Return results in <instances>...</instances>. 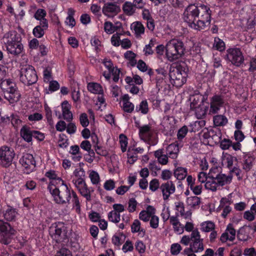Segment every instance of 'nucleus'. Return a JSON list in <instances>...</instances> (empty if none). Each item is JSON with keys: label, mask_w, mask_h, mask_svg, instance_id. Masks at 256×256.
Wrapping results in <instances>:
<instances>
[{"label": "nucleus", "mask_w": 256, "mask_h": 256, "mask_svg": "<svg viewBox=\"0 0 256 256\" xmlns=\"http://www.w3.org/2000/svg\"><path fill=\"white\" fill-rule=\"evenodd\" d=\"M183 19L191 28L200 30L210 24L211 10L204 4H191L186 8Z\"/></svg>", "instance_id": "f257e3e1"}, {"label": "nucleus", "mask_w": 256, "mask_h": 256, "mask_svg": "<svg viewBox=\"0 0 256 256\" xmlns=\"http://www.w3.org/2000/svg\"><path fill=\"white\" fill-rule=\"evenodd\" d=\"M184 44L182 41L172 39L166 45V56L170 62H174L184 54Z\"/></svg>", "instance_id": "f03ea898"}, {"label": "nucleus", "mask_w": 256, "mask_h": 256, "mask_svg": "<svg viewBox=\"0 0 256 256\" xmlns=\"http://www.w3.org/2000/svg\"><path fill=\"white\" fill-rule=\"evenodd\" d=\"M6 99L10 103L12 104L18 102L20 94L14 82L10 79L2 80L0 84Z\"/></svg>", "instance_id": "7ed1b4c3"}, {"label": "nucleus", "mask_w": 256, "mask_h": 256, "mask_svg": "<svg viewBox=\"0 0 256 256\" xmlns=\"http://www.w3.org/2000/svg\"><path fill=\"white\" fill-rule=\"evenodd\" d=\"M61 190L55 185L48 184V190L53 197L54 201L58 204L70 203V190L66 184H63Z\"/></svg>", "instance_id": "20e7f679"}, {"label": "nucleus", "mask_w": 256, "mask_h": 256, "mask_svg": "<svg viewBox=\"0 0 256 256\" xmlns=\"http://www.w3.org/2000/svg\"><path fill=\"white\" fill-rule=\"evenodd\" d=\"M204 98L200 94H195L190 98V108L194 112L196 116L201 118L208 110V104L204 102Z\"/></svg>", "instance_id": "39448f33"}, {"label": "nucleus", "mask_w": 256, "mask_h": 256, "mask_svg": "<svg viewBox=\"0 0 256 256\" xmlns=\"http://www.w3.org/2000/svg\"><path fill=\"white\" fill-rule=\"evenodd\" d=\"M170 83L174 86L180 87L186 81L188 68L181 64L170 69L169 73Z\"/></svg>", "instance_id": "423d86ee"}, {"label": "nucleus", "mask_w": 256, "mask_h": 256, "mask_svg": "<svg viewBox=\"0 0 256 256\" xmlns=\"http://www.w3.org/2000/svg\"><path fill=\"white\" fill-rule=\"evenodd\" d=\"M20 80L27 85L36 83L38 80V76L34 68L30 65L23 66L20 72Z\"/></svg>", "instance_id": "0eeeda50"}, {"label": "nucleus", "mask_w": 256, "mask_h": 256, "mask_svg": "<svg viewBox=\"0 0 256 256\" xmlns=\"http://www.w3.org/2000/svg\"><path fill=\"white\" fill-rule=\"evenodd\" d=\"M156 128L152 124H144L138 127L139 136L141 140L154 144L153 140L155 138Z\"/></svg>", "instance_id": "6e6552de"}, {"label": "nucleus", "mask_w": 256, "mask_h": 256, "mask_svg": "<svg viewBox=\"0 0 256 256\" xmlns=\"http://www.w3.org/2000/svg\"><path fill=\"white\" fill-rule=\"evenodd\" d=\"M49 232L54 240L57 242H60L66 236V228L63 222H56L50 228Z\"/></svg>", "instance_id": "1a4fd4ad"}, {"label": "nucleus", "mask_w": 256, "mask_h": 256, "mask_svg": "<svg viewBox=\"0 0 256 256\" xmlns=\"http://www.w3.org/2000/svg\"><path fill=\"white\" fill-rule=\"evenodd\" d=\"M16 230L9 224L0 220V242L4 244H10Z\"/></svg>", "instance_id": "9d476101"}, {"label": "nucleus", "mask_w": 256, "mask_h": 256, "mask_svg": "<svg viewBox=\"0 0 256 256\" xmlns=\"http://www.w3.org/2000/svg\"><path fill=\"white\" fill-rule=\"evenodd\" d=\"M103 64L108 71H104L103 72V76L105 79L110 82L111 76H112V80L114 82H118L120 78V70L116 67H114L112 62L108 59H104L103 61Z\"/></svg>", "instance_id": "9b49d317"}, {"label": "nucleus", "mask_w": 256, "mask_h": 256, "mask_svg": "<svg viewBox=\"0 0 256 256\" xmlns=\"http://www.w3.org/2000/svg\"><path fill=\"white\" fill-rule=\"evenodd\" d=\"M14 156L15 152L12 148L6 146L0 147V163L3 166H9Z\"/></svg>", "instance_id": "f8f14e48"}, {"label": "nucleus", "mask_w": 256, "mask_h": 256, "mask_svg": "<svg viewBox=\"0 0 256 256\" xmlns=\"http://www.w3.org/2000/svg\"><path fill=\"white\" fill-rule=\"evenodd\" d=\"M19 162L24 172L29 174L34 170L36 168V161L32 154H24L20 158Z\"/></svg>", "instance_id": "ddd939ff"}, {"label": "nucleus", "mask_w": 256, "mask_h": 256, "mask_svg": "<svg viewBox=\"0 0 256 256\" xmlns=\"http://www.w3.org/2000/svg\"><path fill=\"white\" fill-rule=\"evenodd\" d=\"M226 52L227 59L232 64L240 66L244 62V56L239 48H230Z\"/></svg>", "instance_id": "4468645a"}, {"label": "nucleus", "mask_w": 256, "mask_h": 256, "mask_svg": "<svg viewBox=\"0 0 256 256\" xmlns=\"http://www.w3.org/2000/svg\"><path fill=\"white\" fill-rule=\"evenodd\" d=\"M72 182L82 196L84 197L87 200H91L90 191L84 178H73Z\"/></svg>", "instance_id": "2eb2a0df"}, {"label": "nucleus", "mask_w": 256, "mask_h": 256, "mask_svg": "<svg viewBox=\"0 0 256 256\" xmlns=\"http://www.w3.org/2000/svg\"><path fill=\"white\" fill-rule=\"evenodd\" d=\"M224 100L223 98L218 95L212 96L210 100V108L208 112L210 114L218 113L221 108L224 106Z\"/></svg>", "instance_id": "dca6fc26"}, {"label": "nucleus", "mask_w": 256, "mask_h": 256, "mask_svg": "<svg viewBox=\"0 0 256 256\" xmlns=\"http://www.w3.org/2000/svg\"><path fill=\"white\" fill-rule=\"evenodd\" d=\"M102 11L104 15L112 18L120 12V8L115 2H108L103 6Z\"/></svg>", "instance_id": "f3484780"}, {"label": "nucleus", "mask_w": 256, "mask_h": 256, "mask_svg": "<svg viewBox=\"0 0 256 256\" xmlns=\"http://www.w3.org/2000/svg\"><path fill=\"white\" fill-rule=\"evenodd\" d=\"M160 189L162 193L163 200H167L169 199L170 196L174 193L176 186L172 181L169 180L162 183L160 186Z\"/></svg>", "instance_id": "a211bd4d"}, {"label": "nucleus", "mask_w": 256, "mask_h": 256, "mask_svg": "<svg viewBox=\"0 0 256 256\" xmlns=\"http://www.w3.org/2000/svg\"><path fill=\"white\" fill-rule=\"evenodd\" d=\"M20 36L15 31H11L6 34L3 38L4 42L8 46L10 45L20 42Z\"/></svg>", "instance_id": "6ab92c4d"}, {"label": "nucleus", "mask_w": 256, "mask_h": 256, "mask_svg": "<svg viewBox=\"0 0 256 256\" xmlns=\"http://www.w3.org/2000/svg\"><path fill=\"white\" fill-rule=\"evenodd\" d=\"M254 161V158L250 154H244L240 162L242 170L246 172L250 171L252 168Z\"/></svg>", "instance_id": "aec40b11"}, {"label": "nucleus", "mask_w": 256, "mask_h": 256, "mask_svg": "<svg viewBox=\"0 0 256 256\" xmlns=\"http://www.w3.org/2000/svg\"><path fill=\"white\" fill-rule=\"evenodd\" d=\"M156 208L152 206H147L146 210H142L138 215V218L144 222H148L154 214H156Z\"/></svg>", "instance_id": "412c9836"}, {"label": "nucleus", "mask_w": 256, "mask_h": 256, "mask_svg": "<svg viewBox=\"0 0 256 256\" xmlns=\"http://www.w3.org/2000/svg\"><path fill=\"white\" fill-rule=\"evenodd\" d=\"M62 112L63 118L67 122H70L73 118V115L70 110L71 105L67 100L61 104Z\"/></svg>", "instance_id": "4be33fe9"}, {"label": "nucleus", "mask_w": 256, "mask_h": 256, "mask_svg": "<svg viewBox=\"0 0 256 256\" xmlns=\"http://www.w3.org/2000/svg\"><path fill=\"white\" fill-rule=\"evenodd\" d=\"M220 160L223 166L231 170L232 168L234 162L236 160V158L227 152H223Z\"/></svg>", "instance_id": "5701e85b"}, {"label": "nucleus", "mask_w": 256, "mask_h": 256, "mask_svg": "<svg viewBox=\"0 0 256 256\" xmlns=\"http://www.w3.org/2000/svg\"><path fill=\"white\" fill-rule=\"evenodd\" d=\"M48 20H44L42 22H40V25L34 28L32 30V34L38 38L42 37L44 34V31L48 28Z\"/></svg>", "instance_id": "b1692460"}, {"label": "nucleus", "mask_w": 256, "mask_h": 256, "mask_svg": "<svg viewBox=\"0 0 256 256\" xmlns=\"http://www.w3.org/2000/svg\"><path fill=\"white\" fill-rule=\"evenodd\" d=\"M120 28V23L116 22L114 24L108 20H106L103 24L104 32L109 35L114 34Z\"/></svg>", "instance_id": "393cba45"}, {"label": "nucleus", "mask_w": 256, "mask_h": 256, "mask_svg": "<svg viewBox=\"0 0 256 256\" xmlns=\"http://www.w3.org/2000/svg\"><path fill=\"white\" fill-rule=\"evenodd\" d=\"M235 236L236 230L232 226L228 225L225 232L222 234L220 240L223 242L227 240L232 241L235 238Z\"/></svg>", "instance_id": "a878e982"}, {"label": "nucleus", "mask_w": 256, "mask_h": 256, "mask_svg": "<svg viewBox=\"0 0 256 256\" xmlns=\"http://www.w3.org/2000/svg\"><path fill=\"white\" fill-rule=\"evenodd\" d=\"M130 29L137 38H140L144 33L145 28L140 22H134L130 25Z\"/></svg>", "instance_id": "bb28decb"}, {"label": "nucleus", "mask_w": 256, "mask_h": 256, "mask_svg": "<svg viewBox=\"0 0 256 256\" xmlns=\"http://www.w3.org/2000/svg\"><path fill=\"white\" fill-rule=\"evenodd\" d=\"M176 122L172 116H166L164 117L162 122V125L165 130L170 132L174 127Z\"/></svg>", "instance_id": "cd10ccee"}, {"label": "nucleus", "mask_w": 256, "mask_h": 256, "mask_svg": "<svg viewBox=\"0 0 256 256\" xmlns=\"http://www.w3.org/2000/svg\"><path fill=\"white\" fill-rule=\"evenodd\" d=\"M45 175L50 180L49 184H52L56 185V184H64V181L54 170H50L47 172Z\"/></svg>", "instance_id": "c85d7f7f"}, {"label": "nucleus", "mask_w": 256, "mask_h": 256, "mask_svg": "<svg viewBox=\"0 0 256 256\" xmlns=\"http://www.w3.org/2000/svg\"><path fill=\"white\" fill-rule=\"evenodd\" d=\"M170 224L172 226L174 232L177 234H180L184 232V226L180 222L178 219L175 216L170 218Z\"/></svg>", "instance_id": "c756f323"}, {"label": "nucleus", "mask_w": 256, "mask_h": 256, "mask_svg": "<svg viewBox=\"0 0 256 256\" xmlns=\"http://www.w3.org/2000/svg\"><path fill=\"white\" fill-rule=\"evenodd\" d=\"M130 97L128 94H124L122 98V109L127 112H132L134 108V104L130 100Z\"/></svg>", "instance_id": "7c9ffc66"}, {"label": "nucleus", "mask_w": 256, "mask_h": 256, "mask_svg": "<svg viewBox=\"0 0 256 256\" xmlns=\"http://www.w3.org/2000/svg\"><path fill=\"white\" fill-rule=\"evenodd\" d=\"M175 208L178 214H179L185 219H190L191 217V213L189 212H185L183 202L178 201L174 203Z\"/></svg>", "instance_id": "2f4dec72"}, {"label": "nucleus", "mask_w": 256, "mask_h": 256, "mask_svg": "<svg viewBox=\"0 0 256 256\" xmlns=\"http://www.w3.org/2000/svg\"><path fill=\"white\" fill-rule=\"evenodd\" d=\"M204 240L192 242L190 244V250L192 252H201L204 250Z\"/></svg>", "instance_id": "473e14b6"}, {"label": "nucleus", "mask_w": 256, "mask_h": 256, "mask_svg": "<svg viewBox=\"0 0 256 256\" xmlns=\"http://www.w3.org/2000/svg\"><path fill=\"white\" fill-rule=\"evenodd\" d=\"M178 151V144L174 143L167 147L166 154L170 158L174 159L177 158Z\"/></svg>", "instance_id": "72a5a7b5"}, {"label": "nucleus", "mask_w": 256, "mask_h": 256, "mask_svg": "<svg viewBox=\"0 0 256 256\" xmlns=\"http://www.w3.org/2000/svg\"><path fill=\"white\" fill-rule=\"evenodd\" d=\"M215 179L218 186H223L230 182L232 180V176L230 175L226 176L224 174H216Z\"/></svg>", "instance_id": "f704fd0d"}, {"label": "nucleus", "mask_w": 256, "mask_h": 256, "mask_svg": "<svg viewBox=\"0 0 256 256\" xmlns=\"http://www.w3.org/2000/svg\"><path fill=\"white\" fill-rule=\"evenodd\" d=\"M88 89L92 93L103 94L104 90L102 86L96 82H90L88 84Z\"/></svg>", "instance_id": "c9c22d12"}, {"label": "nucleus", "mask_w": 256, "mask_h": 256, "mask_svg": "<svg viewBox=\"0 0 256 256\" xmlns=\"http://www.w3.org/2000/svg\"><path fill=\"white\" fill-rule=\"evenodd\" d=\"M23 46L20 42L10 45L6 46L7 50L11 54L18 55L22 53L23 50Z\"/></svg>", "instance_id": "e433bc0d"}, {"label": "nucleus", "mask_w": 256, "mask_h": 256, "mask_svg": "<svg viewBox=\"0 0 256 256\" xmlns=\"http://www.w3.org/2000/svg\"><path fill=\"white\" fill-rule=\"evenodd\" d=\"M186 203L190 208L197 209L200 208L201 200L200 198L196 196H192L187 198Z\"/></svg>", "instance_id": "4c0bfd02"}, {"label": "nucleus", "mask_w": 256, "mask_h": 256, "mask_svg": "<svg viewBox=\"0 0 256 256\" xmlns=\"http://www.w3.org/2000/svg\"><path fill=\"white\" fill-rule=\"evenodd\" d=\"M124 12L128 16H132L136 12V8L133 4L130 2H126L122 5Z\"/></svg>", "instance_id": "58836bf2"}, {"label": "nucleus", "mask_w": 256, "mask_h": 256, "mask_svg": "<svg viewBox=\"0 0 256 256\" xmlns=\"http://www.w3.org/2000/svg\"><path fill=\"white\" fill-rule=\"evenodd\" d=\"M20 136L27 142H30L33 137V131L27 126H23L20 130Z\"/></svg>", "instance_id": "ea45409f"}, {"label": "nucleus", "mask_w": 256, "mask_h": 256, "mask_svg": "<svg viewBox=\"0 0 256 256\" xmlns=\"http://www.w3.org/2000/svg\"><path fill=\"white\" fill-rule=\"evenodd\" d=\"M88 178L93 185H98L100 182V176L98 173L93 170H90L88 171Z\"/></svg>", "instance_id": "a19ab883"}, {"label": "nucleus", "mask_w": 256, "mask_h": 256, "mask_svg": "<svg viewBox=\"0 0 256 256\" xmlns=\"http://www.w3.org/2000/svg\"><path fill=\"white\" fill-rule=\"evenodd\" d=\"M136 112H140L142 114H146L149 112V107L146 100H142L140 104L136 107Z\"/></svg>", "instance_id": "79ce46f5"}, {"label": "nucleus", "mask_w": 256, "mask_h": 256, "mask_svg": "<svg viewBox=\"0 0 256 256\" xmlns=\"http://www.w3.org/2000/svg\"><path fill=\"white\" fill-rule=\"evenodd\" d=\"M213 122L214 124L216 126H224L227 124L228 120L224 115L218 114L214 116Z\"/></svg>", "instance_id": "37998d69"}, {"label": "nucleus", "mask_w": 256, "mask_h": 256, "mask_svg": "<svg viewBox=\"0 0 256 256\" xmlns=\"http://www.w3.org/2000/svg\"><path fill=\"white\" fill-rule=\"evenodd\" d=\"M72 198V202L73 207L76 209L77 212H80V206L79 199L76 194L72 190H70V198Z\"/></svg>", "instance_id": "c03bdc74"}, {"label": "nucleus", "mask_w": 256, "mask_h": 256, "mask_svg": "<svg viewBox=\"0 0 256 256\" xmlns=\"http://www.w3.org/2000/svg\"><path fill=\"white\" fill-rule=\"evenodd\" d=\"M131 230L132 233L139 232V234L142 236L145 234V230L141 228V223L137 219L134 220L131 226Z\"/></svg>", "instance_id": "a18cd8bd"}, {"label": "nucleus", "mask_w": 256, "mask_h": 256, "mask_svg": "<svg viewBox=\"0 0 256 256\" xmlns=\"http://www.w3.org/2000/svg\"><path fill=\"white\" fill-rule=\"evenodd\" d=\"M209 134L211 135V143H219L222 140V133L219 130H210Z\"/></svg>", "instance_id": "49530a36"}, {"label": "nucleus", "mask_w": 256, "mask_h": 256, "mask_svg": "<svg viewBox=\"0 0 256 256\" xmlns=\"http://www.w3.org/2000/svg\"><path fill=\"white\" fill-rule=\"evenodd\" d=\"M187 175V169L182 167H178L174 170V176L179 180H184Z\"/></svg>", "instance_id": "de8ad7c7"}, {"label": "nucleus", "mask_w": 256, "mask_h": 256, "mask_svg": "<svg viewBox=\"0 0 256 256\" xmlns=\"http://www.w3.org/2000/svg\"><path fill=\"white\" fill-rule=\"evenodd\" d=\"M204 186L206 190L216 191L218 186L215 178L209 177V178L206 182Z\"/></svg>", "instance_id": "09e8293b"}, {"label": "nucleus", "mask_w": 256, "mask_h": 256, "mask_svg": "<svg viewBox=\"0 0 256 256\" xmlns=\"http://www.w3.org/2000/svg\"><path fill=\"white\" fill-rule=\"evenodd\" d=\"M250 230V226H244L241 228L238 234V236L240 239L245 240L248 238V234Z\"/></svg>", "instance_id": "8fccbe9b"}, {"label": "nucleus", "mask_w": 256, "mask_h": 256, "mask_svg": "<svg viewBox=\"0 0 256 256\" xmlns=\"http://www.w3.org/2000/svg\"><path fill=\"white\" fill-rule=\"evenodd\" d=\"M214 224L212 221L204 222L200 224V230L204 232H210L214 230Z\"/></svg>", "instance_id": "3c124183"}, {"label": "nucleus", "mask_w": 256, "mask_h": 256, "mask_svg": "<svg viewBox=\"0 0 256 256\" xmlns=\"http://www.w3.org/2000/svg\"><path fill=\"white\" fill-rule=\"evenodd\" d=\"M17 213L12 208H8L4 214V218L8 220H12L16 216Z\"/></svg>", "instance_id": "603ef678"}, {"label": "nucleus", "mask_w": 256, "mask_h": 256, "mask_svg": "<svg viewBox=\"0 0 256 256\" xmlns=\"http://www.w3.org/2000/svg\"><path fill=\"white\" fill-rule=\"evenodd\" d=\"M58 146L61 148H67L69 145L68 137L64 134H60L58 136Z\"/></svg>", "instance_id": "864d4df0"}, {"label": "nucleus", "mask_w": 256, "mask_h": 256, "mask_svg": "<svg viewBox=\"0 0 256 256\" xmlns=\"http://www.w3.org/2000/svg\"><path fill=\"white\" fill-rule=\"evenodd\" d=\"M213 48L220 52L223 51L226 48L225 44L223 40L218 38H215L213 44Z\"/></svg>", "instance_id": "5fc2aeb1"}, {"label": "nucleus", "mask_w": 256, "mask_h": 256, "mask_svg": "<svg viewBox=\"0 0 256 256\" xmlns=\"http://www.w3.org/2000/svg\"><path fill=\"white\" fill-rule=\"evenodd\" d=\"M108 219L114 223H118L120 220V215L116 211L112 210L108 214Z\"/></svg>", "instance_id": "6e6d98bb"}, {"label": "nucleus", "mask_w": 256, "mask_h": 256, "mask_svg": "<svg viewBox=\"0 0 256 256\" xmlns=\"http://www.w3.org/2000/svg\"><path fill=\"white\" fill-rule=\"evenodd\" d=\"M46 14V12L44 10L39 8L36 11L34 17L36 20H40V22H42L44 20H47L45 18Z\"/></svg>", "instance_id": "4d7b16f0"}, {"label": "nucleus", "mask_w": 256, "mask_h": 256, "mask_svg": "<svg viewBox=\"0 0 256 256\" xmlns=\"http://www.w3.org/2000/svg\"><path fill=\"white\" fill-rule=\"evenodd\" d=\"M204 124L205 122L204 120H197L191 123L190 126L191 127L192 131L195 132L198 131Z\"/></svg>", "instance_id": "13d9d810"}, {"label": "nucleus", "mask_w": 256, "mask_h": 256, "mask_svg": "<svg viewBox=\"0 0 256 256\" xmlns=\"http://www.w3.org/2000/svg\"><path fill=\"white\" fill-rule=\"evenodd\" d=\"M124 58L130 61V63L132 66L136 64V54L131 50H128L125 52Z\"/></svg>", "instance_id": "bf43d9fd"}, {"label": "nucleus", "mask_w": 256, "mask_h": 256, "mask_svg": "<svg viewBox=\"0 0 256 256\" xmlns=\"http://www.w3.org/2000/svg\"><path fill=\"white\" fill-rule=\"evenodd\" d=\"M119 138L121 150L122 152H125L127 150L128 138L124 135L122 134H120Z\"/></svg>", "instance_id": "052dcab7"}, {"label": "nucleus", "mask_w": 256, "mask_h": 256, "mask_svg": "<svg viewBox=\"0 0 256 256\" xmlns=\"http://www.w3.org/2000/svg\"><path fill=\"white\" fill-rule=\"evenodd\" d=\"M149 221L150 226L152 228L154 229L158 228L159 226L160 218L158 216L156 215V214H153Z\"/></svg>", "instance_id": "680f3d73"}, {"label": "nucleus", "mask_w": 256, "mask_h": 256, "mask_svg": "<svg viewBox=\"0 0 256 256\" xmlns=\"http://www.w3.org/2000/svg\"><path fill=\"white\" fill-rule=\"evenodd\" d=\"M182 250V248L178 243H174L171 245L170 253L172 255H178Z\"/></svg>", "instance_id": "e2e57ef3"}, {"label": "nucleus", "mask_w": 256, "mask_h": 256, "mask_svg": "<svg viewBox=\"0 0 256 256\" xmlns=\"http://www.w3.org/2000/svg\"><path fill=\"white\" fill-rule=\"evenodd\" d=\"M72 12V9L68 10V16L66 18L65 23L66 24L72 28L74 27L76 25V22L73 18V16H72L71 13Z\"/></svg>", "instance_id": "0e129e2a"}, {"label": "nucleus", "mask_w": 256, "mask_h": 256, "mask_svg": "<svg viewBox=\"0 0 256 256\" xmlns=\"http://www.w3.org/2000/svg\"><path fill=\"white\" fill-rule=\"evenodd\" d=\"M138 202L135 199L132 198L128 202V210L130 212H133L136 211Z\"/></svg>", "instance_id": "69168bd1"}, {"label": "nucleus", "mask_w": 256, "mask_h": 256, "mask_svg": "<svg viewBox=\"0 0 256 256\" xmlns=\"http://www.w3.org/2000/svg\"><path fill=\"white\" fill-rule=\"evenodd\" d=\"M122 234L118 233L115 234L112 238V242L116 246H120L122 243Z\"/></svg>", "instance_id": "338daca9"}, {"label": "nucleus", "mask_w": 256, "mask_h": 256, "mask_svg": "<svg viewBox=\"0 0 256 256\" xmlns=\"http://www.w3.org/2000/svg\"><path fill=\"white\" fill-rule=\"evenodd\" d=\"M232 204V196L230 194L228 195L227 197L223 198L220 201V206H228Z\"/></svg>", "instance_id": "774afa93"}]
</instances>
